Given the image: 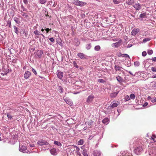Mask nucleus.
<instances>
[{"instance_id":"obj_44","label":"nucleus","mask_w":156,"mask_h":156,"mask_svg":"<svg viewBox=\"0 0 156 156\" xmlns=\"http://www.w3.org/2000/svg\"><path fill=\"white\" fill-rule=\"evenodd\" d=\"M125 99L126 101H128V100H129L130 99V97H129V96L127 95H126L125 96Z\"/></svg>"},{"instance_id":"obj_18","label":"nucleus","mask_w":156,"mask_h":156,"mask_svg":"<svg viewBox=\"0 0 156 156\" xmlns=\"http://www.w3.org/2000/svg\"><path fill=\"white\" fill-rule=\"evenodd\" d=\"M118 103L116 102H113L111 105V107L112 108L117 107L118 105H119V103L117 102Z\"/></svg>"},{"instance_id":"obj_2","label":"nucleus","mask_w":156,"mask_h":156,"mask_svg":"<svg viewBox=\"0 0 156 156\" xmlns=\"http://www.w3.org/2000/svg\"><path fill=\"white\" fill-rule=\"evenodd\" d=\"M73 3L76 5L83 6L87 4V3L83 2H80L79 0H74Z\"/></svg>"},{"instance_id":"obj_55","label":"nucleus","mask_w":156,"mask_h":156,"mask_svg":"<svg viewBox=\"0 0 156 156\" xmlns=\"http://www.w3.org/2000/svg\"><path fill=\"white\" fill-rule=\"evenodd\" d=\"M49 39L50 40V41H51V42H53L54 41V38H53V37H51V38H50Z\"/></svg>"},{"instance_id":"obj_32","label":"nucleus","mask_w":156,"mask_h":156,"mask_svg":"<svg viewBox=\"0 0 156 156\" xmlns=\"http://www.w3.org/2000/svg\"><path fill=\"white\" fill-rule=\"evenodd\" d=\"M134 65L138 67L140 65V62L138 61H136L134 62Z\"/></svg>"},{"instance_id":"obj_25","label":"nucleus","mask_w":156,"mask_h":156,"mask_svg":"<svg viewBox=\"0 0 156 156\" xmlns=\"http://www.w3.org/2000/svg\"><path fill=\"white\" fill-rule=\"evenodd\" d=\"M75 147H76V152H77V154L79 156H81V154L79 152V151L80 150V149L79 148L77 147L76 146H75Z\"/></svg>"},{"instance_id":"obj_5","label":"nucleus","mask_w":156,"mask_h":156,"mask_svg":"<svg viewBox=\"0 0 156 156\" xmlns=\"http://www.w3.org/2000/svg\"><path fill=\"white\" fill-rule=\"evenodd\" d=\"M43 53V51L42 50H38L35 56L37 58H40Z\"/></svg>"},{"instance_id":"obj_36","label":"nucleus","mask_w":156,"mask_h":156,"mask_svg":"<svg viewBox=\"0 0 156 156\" xmlns=\"http://www.w3.org/2000/svg\"><path fill=\"white\" fill-rule=\"evenodd\" d=\"M150 40V39L149 38H145L143 40V43H145L147 41H148Z\"/></svg>"},{"instance_id":"obj_35","label":"nucleus","mask_w":156,"mask_h":156,"mask_svg":"<svg viewBox=\"0 0 156 156\" xmlns=\"http://www.w3.org/2000/svg\"><path fill=\"white\" fill-rule=\"evenodd\" d=\"M14 28L15 30V32L16 34H17L18 33V28L17 27H16V26H14Z\"/></svg>"},{"instance_id":"obj_13","label":"nucleus","mask_w":156,"mask_h":156,"mask_svg":"<svg viewBox=\"0 0 156 156\" xmlns=\"http://www.w3.org/2000/svg\"><path fill=\"white\" fill-rule=\"evenodd\" d=\"M93 154L94 156H100L101 155V152L99 151L95 150L94 151Z\"/></svg>"},{"instance_id":"obj_29","label":"nucleus","mask_w":156,"mask_h":156,"mask_svg":"<svg viewBox=\"0 0 156 156\" xmlns=\"http://www.w3.org/2000/svg\"><path fill=\"white\" fill-rule=\"evenodd\" d=\"M84 142L83 140V139H81L78 142V144L79 145H82L83 144Z\"/></svg>"},{"instance_id":"obj_17","label":"nucleus","mask_w":156,"mask_h":156,"mask_svg":"<svg viewBox=\"0 0 156 156\" xmlns=\"http://www.w3.org/2000/svg\"><path fill=\"white\" fill-rule=\"evenodd\" d=\"M119 91L116 92H114L110 94V96L111 98H115L116 97L118 94Z\"/></svg>"},{"instance_id":"obj_30","label":"nucleus","mask_w":156,"mask_h":156,"mask_svg":"<svg viewBox=\"0 0 156 156\" xmlns=\"http://www.w3.org/2000/svg\"><path fill=\"white\" fill-rule=\"evenodd\" d=\"M156 138V136L155 135H153L151 137L150 139L153 140L154 142H156V140H155V138Z\"/></svg>"},{"instance_id":"obj_56","label":"nucleus","mask_w":156,"mask_h":156,"mask_svg":"<svg viewBox=\"0 0 156 156\" xmlns=\"http://www.w3.org/2000/svg\"><path fill=\"white\" fill-rule=\"evenodd\" d=\"M63 99L66 102V101H68V100H69V99H67L65 97L63 98Z\"/></svg>"},{"instance_id":"obj_43","label":"nucleus","mask_w":156,"mask_h":156,"mask_svg":"<svg viewBox=\"0 0 156 156\" xmlns=\"http://www.w3.org/2000/svg\"><path fill=\"white\" fill-rule=\"evenodd\" d=\"M83 154L84 155V156H86L88 155L86 151L85 150L83 151Z\"/></svg>"},{"instance_id":"obj_20","label":"nucleus","mask_w":156,"mask_h":156,"mask_svg":"<svg viewBox=\"0 0 156 156\" xmlns=\"http://www.w3.org/2000/svg\"><path fill=\"white\" fill-rule=\"evenodd\" d=\"M14 20L15 22L18 24H19L20 23V19L18 18H17L16 17H15L14 18Z\"/></svg>"},{"instance_id":"obj_48","label":"nucleus","mask_w":156,"mask_h":156,"mask_svg":"<svg viewBox=\"0 0 156 156\" xmlns=\"http://www.w3.org/2000/svg\"><path fill=\"white\" fill-rule=\"evenodd\" d=\"M147 55V53L146 51H144L142 53V55L143 56H145Z\"/></svg>"},{"instance_id":"obj_50","label":"nucleus","mask_w":156,"mask_h":156,"mask_svg":"<svg viewBox=\"0 0 156 156\" xmlns=\"http://www.w3.org/2000/svg\"><path fill=\"white\" fill-rule=\"evenodd\" d=\"M21 7L22 9H23V11H27V9L26 8H25L23 5L21 6Z\"/></svg>"},{"instance_id":"obj_34","label":"nucleus","mask_w":156,"mask_h":156,"mask_svg":"<svg viewBox=\"0 0 156 156\" xmlns=\"http://www.w3.org/2000/svg\"><path fill=\"white\" fill-rule=\"evenodd\" d=\"M113 2L115 4H119L120 3L119 0H113Z\"/></svg>"},{"instance_id":"obj_16","label":"nucleus","mask_w":156,"mask_h":156,"mask_svg":"<svg viewBox=\"0 0 156 156\" xmlns=\"http://www.w3.org/2000/svg\"><path fill=\"white\" fill-rule=\"evenodd\" d=\"M115 68L116 71H119L120 72H122L123 70H122L121 69L122 68L118 66H115Z\"/></svg>"},{"instance_id":"obj_60","label":"nucleus","mask_w":156,"mask_h":156,"mask_svg":"<svg viewBox=\"0 0 156 156\" xmlns=\"http://www.w3.org/2000/svg\"><path fill=\"white\" fill-rule=\"evenodd\" d=\"M123 54H122L121 53H119V56H122V55Z\"/></svg>"},{"instance_id":"obj_10","label":"nucleus","mask_w":156,"mask_h":156,"mask_svg":"<svg viewBox=\"0 0 156 156\" xmlns=\"http://www.w3.org/2000/svg\"><path fill=\"white\" fill-rule=\"evenodd\" d=\"M31 75V73L30 72L27 71L24 74V77L25 79L29 78Z\"/></svg>"},{"instance_id":"obj_59","label":"nucleus","mask_w":156,"mask_h":156,"mask_svg":"<svg viewBox=\"0 0 156 156\" xmlns=\"http://www.w3.org/2000/svg\"><path fill=\"white\" fill-rule=\"evenodd\" d=\"M148 105V103L147 102H146L144 103V106H146Z\"/></svg>"},{"instance_id":"obj_27","label":"nucleus","mask_w":156,"mask_h":156,"mask_svg":"<svg viewBox=\"0 0 156 156\" xmlns=\"http://www.w3.org/2000/svg\"><path fill=\"white\" fill-rule=\"evenodd\" d=\"M101 47L99 45H97L94 47V49L96 51H99L100 50Z\"/></svg>"},{"instance_id":"obj_11","label":"nucleus","mask_w":156,"mask_h":156,"mask_svg":"<svg viewBox=\"0 0 156 156\" xmlns=\"http://www.w3.org/2000/svg\"><path fill=\"white\" fill-rule=\"evenodd\" d=\"M77 55L81 59L86 58L85 55L83 53H79L77 54Z\"/></svg>"},{"instance_id":"obj_37","label":"nucleus","mask_w":156,"mask_h":156,"mask_svg":"<svg viewBox=\"0 0 156 156\" xmlns=\"http://www.w3.org/2000/svg\"><path fill=\"white\" fill-rule=\"evenodd\" d=\"M135 96L134 94H131L130 95V99H134Z\"/></svg>"},{"instance_id":"obj_24","label":"nucleus","mask_w":156,"mask_h":156,"mask_svg":"<svg viewBox=\"0 0 156 156\" xmlns=\"http://www.w3.org/2000/svg\"><path fill=\"white\" fill-rule=\"evenodd\" d=\"M22 13L21 14V15L23 16H25V18L26 19H28L29 18V16L27 15L24 12H22Z\"/></svg>"},{"instance_id":"obj_9","label":"nucleus","mask_w":156,"mask_h":156,"mask_svg":"<svg viewBox=\"0 0 156 156\" xmlns=\"http://www.w3.org/2000/svg\"><path fill=\"white\" fill-rule=\"evenodd\" d=\"M26 149L27 148L25 146H22L21 147L20 146L19 150L20 151L24 153L25 152Z\"/></svg>"},{"instance_id":"obj_51","label":"nucleus","mask_w":156,"mask_h":156,"mask_svg":"<svg viewBox=\"0 0 156 156\" xmlns=\"http://www.w3.org/2000/svg\"><path fill=\"white\" fill-rule=\"evenodd\" d=\"M32 71L36 75L37 74V73L36 70L34 68L32 69Z\"/></svg>"},{"instance_id":"obj_8","label":"nucleus","mask_w":156,"mask_h":156,"mask_svg":"<svg viewBox=\"0 0 156 156\" xmlns=\"http://www.w3.org/2000/svg\"><path fill=\"white\" fill-rule=\"evenodd\" d=\"M133 6L136 10H138L141 9V5L139 3H136L133 5Z\"/></svg>"},{"instance_id":"obj_46","label":"nucleus","mask_w":156,"mask_h":156,"mask_svg":"<svg viewBox=\"0 0 156 156\" xmlns=\"http://www.w3.org/2000/svg\"><path fill=\"white\" fill-rule=\"evenodd\" d=\"M40 2L41 4H44L46 2L45 0H40Z\"/></svg>"},{"instance_id":"obj_45","label":"nucleus","mask_w":156,"mask_h":156,"mask_svg":"<svg viewBox=\"0 0 156 156\" xmlns=\"http://www.w3.org/2000/svg\"><path fill=\"white\" fill-rule=\"evenodd\" d=\"M153 53V51L152 50H149L147 51V53L149 55H151Z\"/></svg>"},{"instance_id":"obj_54","label":"nucleus","mask_w":156,"mask_h":156,"mask_svg":"<svg viewBox=\"0 0 156 156\" xmlns=\"http://www.w3.org/2000/svg\"><path fill=\"white\" fill-rule=\"evenodd\" d=\"M23 2L25 4H28V1L27 0H23Z\"/></svg>"},{"instance_id":"obj_58","label":"nucleus","mask_w":156,"mask_h":156,"mask_svg":"<svg viewBox=\"0 0 156 156\" xmlns=\"http://www.w3.org/2000/svg\"><path fill=\"white\" fill-rule=\"evenodd\" d=\"M152 78H156V74L153 75L152 76Z\"/></svg>"},{"instance_id":"obj_15","label":"nucleus","mask_w":156,"mask_h":156,"mask_svg":"<svg viewBox=\"0 0 156 156\" xmlns=\"http://www.w3.org/2000/svg\"><path fill=\"white\" fill-rule=\"evenodd\" d=\"M63 72H59L58 73L57 76L59 79L62 80L63 77Z\"/></svg>"},{"instance_id":"obj_19","label":"nucleus","mask_w":156,"mask_h":156,"mask_svg":"<svg viewBox=\"0 0 156 156\" xmlns=\"http://www.w3.org/2000/svg\"><path fill=\"white\" fill-rule=\"evenodd\" d=\"M116 78L117 81L119 83H121L123 81V79L119 76H117Z\"/></svg>"},{"instance_id":"obj_23","label":"nucleus","mask_w":156,"mask_h":156,"mask_svg":"<svg viewBox=\"0 0 156 156\" xmlns=\"http://www.w3.org/2000/svg\"><path fill=\"white\" fill-rule=\"evenodd\" d=\"M54 144L59 146H61L62 145V144L60 142L57 141H55L54 142Z\"/></svg>"},{"instance_id":"obj_61","label":"nucleus","mask_w":156,"mask_h":156,"mask_svg":"<svg viewBox=\"0 0 156 156\" xmlns=\"http://www.w3.org/2000/svg\"><path fill=\"white\" fill-rule=\"evenodd\" d=\"M147 98L148 100H150V99L151 100V98H152L150 96H148V97Z\"/></svg>"},{"instance_id":"obj_14","label":"nucleus","mask_w":156,"mask_h":156,"mask_svg":"<svg viewBox=\"0 0 156 156\" xmlns=\"http://www.w3.org/2000/svg\"><path fill=\"white\" fill-rule=\"evenodd\" d=\"M148 15V14H147L146 12H145L140 14V17L142 19L145 18L147 17V16Z\"/></svg>"},{"instance_id":"obj_49","label":"nucleus","mask_w":156,"mask_h":156,"mask_svg":"<svg viewBox=\"0 0 156 156\" xmlns=\"http://www.w3.org/2000/svg\"><path fill=\"white\" fill-rule=\"evenodd\" d=\"M7 117L8 118L10 119H11L12 118V116L9 114H7Z\"/></svg>"},{"instance_id":"obj_53","label":"nucleus","mask_w":156,"mask_h":156,"mask_svg":"<svg viewBox=\"0 0 156 156\" xmlns=\"http://www.w3.org/2000/svg\"><path fill=\"white\" fill-rule=\"evenodd\" d=\"M151 59L153 61L155 62L156 61V57L152 58Z\"/></svg>"},{"instance_id":"obj_33","label":"nucleus","mask_w":156,"mask_h":156,"mask_svg":"<svg viewBox=\"0 0 156 156\" xmlns=\"http://www.w3.org/2000/svg\"><path fill=\"white\" fill-rule=\"evenodd\" d=\"M34 33L36 35H39L41 34H40V32L37 30H35Z\"/></svg>"},{"instance_id":"obj_63","label":"nucleus","mask_w":156,"mask_h":156,"mask_svg":"<svg viewBox=\"0 0 156 156\" xmlns=\"http://www.w3.org/2000/svg\"><path fill=\"white\" fill-rule=\"evenodd\" d=\"M40 35H41L42 36V37H44V35L43 34H41Z\"/></svg>"},{"instance_id":"obj_1","label":"nucleus","mask_w":156,"mask_h":156,"mask_svg":"<svg viewBox=\"0 0 156 156\" xmlns=\"http://www.w3.org/2000/svg\"><path fill=\"white\" fill-rule=\"evenodd\" d=\"M143 149L142 146H139L136 148L134 150V153L136 155H140L143 151Z\"/></svg>"},{"instance_id":"obj_31","label":"nucleus","mask_w":156,"mask_h":156,"mask_svg":"<svg viewBox=\"0 0 156 156\" xmlns=\"http://www.w3.org/2000/svg\"><path fill=\"white\" fill-rule=\"evenodd\" d=\"M8 25H9V27L10 28H11V21L10 20H8L7 22V24L6 26H7Z\"/></svg>"},{"instance_id":"obj_47","label":"nucleus","mask_w":156,"mask_h":156,"mask_svg":"<svg viewBox=\"0 0 156 156\" xmlns=\"http://www.w3.org/2000/svg\"><path fill=\"white\" fill-rule=\"evenodd\" d=\"M93 121H92L91 120H90V121H89L88 124L89 125H91L92 123H93Z\"/></svg>"},{"instance_id":"obj_57","label":"nucleus","mask_w":156,"mask_h":156,"mask_svg":"<svg viewBox=\"0 0 156 156\" xmlns=\"http://www.w3.org/2000/svg\"><path fill=\"white\" fill-rule=\"evenodd\" d=\"M30 146L31 147H33L34 146V145L33 144H30Z\"/></svg>"},{"instance_id":"obj_4","label":"nucleus","mask_w":156,"mask_h":156,"mask_svg":"<svg viewBox=\"0 0 156 156\" xmlns=\"http://www.w3.org/2000/svg\"><path fill=\"white\" fill-rule=\"evenodd\" d=\"M94 98V96L93 94H91L88 97L86 101L87 103L91 102L93 101Z\"/></svg>"},{"instance_id":"obj_28","label":"nucleus","mask_w":156,"mask_h":156,"mask_svg":"<svg viewBox=\"0 0 156 156\" xmlns=\"http://www.w3.org/2000/svg\"><path fill=\"white\" fill-rule=\"evenodd\" d=\"M91 44H88L86 45V48L87 50H89L91 48Z\"/></svg>"},{"instance_id":"obj_42","label":"nucleus","mask_w":156,"mask_h":156,"mask_svg":"<svg viewBox=\"0 0 156 156\" xmlns=\"http://www.w3.org/2000/svg\"><path fill=\"white\" fill-rule=\"evenodd\" d=\"M151 101L152 102H154L156 101V98H151Z\"/></svg>"},{"instance_id":"obj_22","label":"nucleus","mask_w":156,"mask_h":156,"mask_svg":"<svg viewBox=\"0 0 156 156\" xmlns=\"http://www.w3.org/2000/svg\"><path fill=\"white\" fill-rule=\"evenodd\" d=\"M108 119L107 118H106L102 121V122L104 124H106L108 123Z\"/></svg>"},{"instance_id":"obj_41","label":"nucleus","mask_w":156,"mask_h":156,"mask_svg":"<svg viewBox=\"0 0 156 156\" xmlns=\"http://www.w3.org/2000/svg\"><path fill=\"white\" fill-rule=\"evenodd\" d=\"M73 64L74 66V67H76L77 68H78L79 67L78 66V65H77V64L75 61H74L73 62Z\"/></svg>"},{"instance_id":"obj_38","label":"nucleus","mask_w":156,"mask_h":156,"mask_svg":"<svg viewBox=\"0 0 156 156\" xmlns=\"http://www.w3.org/2000/svg\"><path fill=\"white\" fill-rule=\"evenodd\" d=\"M122 57H125V58H128L129 59H130V57L129 55H128L127 54H123L122 55Z\"/></svg>"},{"instance_id":"obj_26","label":"nucleus","mask_w":156,"mask_h":156,"mask_svg":"<svg viewBox=\"0 0 156 156\" xmlns=\"http://www.w3.org/2000/svg\"><path fill=\"white\" fill-rule=\"evenodd\" d=\"M66 103L68 104L70 106H72L73 105V103L70 100H68V101H66Z\"/></svg>"},{"instance_id":"obj_62","label":"nucleus","mask_w":156,"mask_h":156,"mask_svg":"<svg viewBox=\"0 0 156 156\" xmlns=\"http://www.w3.org/2000/svg\"><path fill=\"white\" fill-rule=\"evenodd\" d=\"M154 87L156 88V82L155 83L154 85Z\"/></svg>"},{"instance_id":"obj_64","label":"nucleus","mask_w":156,"mask_h":156,"mask_svg":"<svg viewBox=\"0 0 156 156\" xmlns=\"http://www.w3.org/2000/svg\"><path fill=\"white\" fill-rule=\"evenodd\" d=\"M41 31H42V32H43V31H44V29H41Z\"/></svg>"},{"instance_id":"obj_40","label":"nucleus","mask_w":156,"mask_h":156,"mask_svg":"<svg viewBox=\"0 0 156 156\" xmlns=\"http://www.w3.org/2000/svg\"><path fill=\"white\" fill-rule=\"evenodd\" d=\"M151 70L153 72H156V66L154 67H152Z\"/></svg>"},{"instance_id":"obj_6","label":"nucleus","mask_w":156,"mask_h":156,"mask_svg":"<svg viewBox=\"0 0 156 156\" xmlns=\"http://www.w3.org/2000/svg\"><path fill=\"white\" fill-rule=\"evenodd\" d=\"M122 41L121 40H119L118 42L112 44V46L114 47L117 48L119 46L121 45V43L122 42Z\"/></svg>"},{"instance_id":"obj_52","label":"nucleus","mask_w":156,"mask_h":156,"mask_svg":"<svg viewBox=\"0 0 156 156\" xmlns=\"http://www.w3.org/2000/svg\"><path fill=\"white\" fill-rule=\"evenodd\" d=\"M45 30L47 31V33H48L49 30H51V29H49V28H47L46 29L45 28Z\"/></svg>"},{"instance_id":"obj_7","label":"nucleus","mask_w":156,"mask_h":156,"mask_svg":"<svg viewBox=\"0 0 156 156\" xmlns=\"http://www.w3.org/2000/svg\"><path fill=\"white\" fill-rule=\"evenodd\" d=\"M140 31L138 28L134 29L131 32V34L133 36H135Z\"/></svg>"},{"instance_id":"obj_21","label":"nucleus","mask_w":156,"mask_h":156,"mask_svg":"<svg viewBox=\"0 0 156 156\" xmlns=\"http://www.w3.org/2000/svg\"><path fill=\"white\" fill-rule=\"evenodd\" d=\"M58 90L60 93H62L63 91V89L61 86H58Z\"/></svg>"},{"instance_id":"obj_3","label":"nucleus","mask_w":156,"mask_h":156,"mask_svg":"<svg viewBox=\"0 0 156 156\" xmlns=\"http://www.w3.org/2000/svg\"><path fill=\"white\" fill-rule=\"evenodd\" d=\"M37 143L38 145L40 146H42L44 145H48V142L43 140H39L38 141Z\"/></svg>"},{"instance_id":"obj_12","label":"nucleus","mask_w":156,"mask_h":156,"mask_svg":"<svg viewBox=\"0 0 156 156\" xmlns=\"http://www.w3.org/2000/svg\"><path fill=\"white\" fill-rule=\"evenodd\" d=\"M51 154L53 155H55L57 154L56 149L52 148L50 150Z\"/></svg>"},{"instance_id":"obj_39","label":"nucleus","mask_w":156,"mask_h":156,"mask_svg":"<svg viewBox=\"0 0 156 156\" xmlns=\"http://www.w3.org/2000/svg\"><path fill=\"white\" fill-rule=\"evenodd\" d=\"M98 81L99 83H104L105 82V81L102 79H98Z\"/></svg>"}]
</instances>
